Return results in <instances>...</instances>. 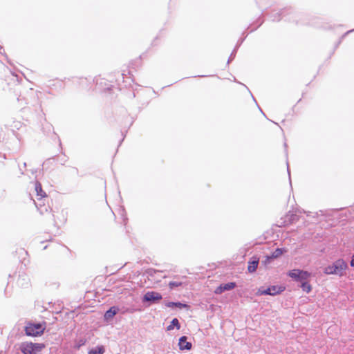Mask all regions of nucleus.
I'll return each instance as SVG.
<instances>
[{
	"label": "nucleus",
	"mask_w": 354,
	"mask_h": 354,
	"mask_svg": "<svg viewBox=\"0 0 354 354\" xmlns=\"http://www.w3.org/2000/svg\"><path fill=\"white\" fill-rule=\"evenodd\" d=\"M45 326L39 323H28L25 328V331L28 336H38L43 333Z\"/></svg>",
	"instance_id": "obj_3"
},
{
	"label": "nucleus",
	"mask_w": 354,
	"mask_h": 354,
	"mask_svg": "<svg viewBox=\"0 0 354 354\" xmlns=\"http://www.w3.org/2000/svg\"><path fill=\"white\" fill-rule=\"evenodd\" d=\"M35 192L37 193V195L40 196L41 198L46 196V194L44 192H43L41 185L38 183L35 184Z\"/></svg>",
	"instance_id": "obj_16"
},
{
	"label": "nucleus",
	"mask_w": 354,
	"mask_h": 354,
	"mask_svg": "<svg viewBox=\"0 0 354 354\" xmlns=\"http://www.w3.org/2000/svg\"><path fill=\"white\" fill-rule=\"evenodd\" d=\"M44 347L42 344L24 342L21 344L20 349L24 354H39Z\"/></svg>",
	"instance_id": "obj_2"
},
{
	"label": "nucleus",
	"mask_w": 354,
	"mask_h": 354,
	"mask_svg": "<svg viewBox=\"0 0 354 354\" xmlns=\"http://www.w3.org/2000/svg\"><path fill=\"white\" fill-rule=\"evenodd\" d=\"M165 306L169 308L177 307L179 308L187 307L186 304H182L180 302H167L165 304Z\"/></svg>",
	"instance_id": "obj_13"
},
{
	"label": "nucleus",
	"mask_w": 354,
	"mask_h": 354,
	"mask_svg": "<svg viewBox=\"0 0 354 354\" xmlns=\"http://www.w3.org/2000/svg\"><path fill=\"white\" fill-rule=\"evenodd\" d=\"M161 299H162V295L159 292H153V291H149L145 294V295L142 298V301L144 302L147 301V302L156 303V302L160 301Z\"/></svg>",
	"instance_id": "obj_6"
},
{
	"label": "nucleus",
	"mask_w": 354,
	"mask_h": 354,
	"mask_svg": "<svg viewBox=\"0 0 354 354\" xmlns=\"http://www.w3.org/2000/svg\"><path fill=\"white\" fill-rule=\"evenodd\" d=\"M283 253V249H281V248L277 249L274 252H273L271 257H267V261H266V263H267V261L268 262L270 259L277 258V257H280Z\"/></svg>",
	"instance_id": "obj_14"
},
{
	"label": "nucleus",
	"mask_w": 354,
	"mask_h": 354,
	"mask_svg": "<svg viewBox=\"0 0 354 354\" xmlns=\"http://www.w3.org/2000/svg\"><path fill=\"white\" fill-rule=\"evenodd\" d=\"M235 286L236 285L233 282L221 285L218 288H216V289L214 290V292L218 295L221 294L225 290H230L233 289Z\"/></svg>",
	"instance_id": "obj_7"
},
{
	"label": "nucleus",
	"mask_w": 354,
	"mask_h": 354,
	"mask_svg": "<svg viewBox=\"0 0 354 354\" xmlns=\"http://www.w3.org/2000/svg\"><path fill=\"white\" fill-rule=\"evenodd\" d=\"M105 351L104 347L103 346H97L96 347L92 348L88 351V354H104Z\"/></svg>",
	"instance_id": "obj_10"
},
{
	"label": "nucleus",
	"mask_w": 354,
	"mask_h": 354,
	"mask_svg": "<svg viewBox=\"0 0 354 354\" xmlns=\"http://www.w3.org/2000/svg\"><path fill=\"white\" fill-rule=\"evenodd\" d=\"M347 268L348 266L343 259H338L333 265L326 267L324 272L326 274L342 276Z\"/></svg>",
	"instance_id": "obj_1"
},
{
	"label": "nucleus",
	"mask_w": 354,
	"mask_h": 354,
	"mask_svg": "<svg viewBox=\"0 0 354 354\" xmlns=\"http://www.w3.org/2000/svg\"><path fill=\"white\" fill-rule=\"evenodd\" d=\"M259 259L256 257H253L250 261H249V264L248 266V270L249 272H254L258 266Z\"/></svg>",
	"instance_id": "obj_9"
},
{
	"label": "nucleus",
	"mask_w": 354,
	"mask_h": 354,
	"mask_svg": "<svg viewBox=\"0 0 354 354\" xmlns=\"http://www.w3.org/2000/svg\"><path fill=\"white\" fill-rule=\"evenodd\" d=\"M178 346L180 350H190L192 344L187 341V337L183 336L179 339Z\"/></svg>",
	"instance_id": "obj_8"
},
{
	"label": "nucleus",
	"mask_w": 354,
	"mask_h": 354,
	"mask_svg": "<svg viewBox=\"0 0 354 354\" xmlns=\"http://www.w3.org/2000/svg\"><path fill=\"white\" fill-rule=\"evenodd\" d=\"M118 312V309L115 307L111 308L104 314V319L109 320L111 319Z\"/></svg>",
	"instance_id": "obj_12"
},
{
	"label": "nucleus",
	"mask_w": 354,
	"mask_h": 354,
	"mask_svg": "<svg viewBox=\"0 0 354 354\" xmlns=\"http://www.w3.org/2000/svg\"><path fill=\"white\" fill-rule=\"evenodd\" d=\"M301 288L303 291L307 293L310 292L312 290V286L308 283V281H303L301 282Z\"/></svg>",
	"instance_id": "obj_15"
},
{
	"label": "nucleus",
	"mask_w": 354,
	"mask_h": 354,
	"mask_svg": "<svg viewBox=\"0 0 354 354\" xmlns=\"http://www.w3.org/2000/svg\"><path fill=\"white\" fill-rule=\"evenodd\" d=\"M288 276L295 281L301 283L303 281H308L311 274L307 271L294 269L288 272Z\"/></svg>",
	"instance_id": "obj_4"
},
{
	"label": "nucleus",
	"mask_w": 354,
	"mask_h": 354,
	"mask_svg": "<svg viewBox=\"0 0 354 354\" xmlns=\"http://www.w3.org/2000/svg\"><path fill=\"white\" fill-rule=\"evenodd\" d=\"M284 287L282 286H273L271 287H269L266 289L264 288H259L257 290V295H276L284 290Z\"/></svg>",
	"instance_id": "obj_5"
},
{
	"label": "nucleus",
	"mask_w": 354,
	"mask_h": 354,
	"mask_svg": "<svg viewBox=\"0 0 354 354\" xmlns=\"http://www.w3.org/2000/svg\"><path fill=\"white\" fill-rule=\"evenodd\" d=\"M182 283L181 282H178V281H171L169 283V286L171 289H173L175 287H178L180 286H181Z\"/></svg>",
	"instance_id": "obj_17"
},
{
	"label": "nucleus",
	"mask_w": 354,
	"mask_h": 354,
	"mask_svg": "<svg viewBox=\"0 0 354 354\" xmlns=\"http://www.w3.org/2000/svg\"><path fill=\"white\" fill-rule=\"evenodd\" d=\"M175 327L178 330H179L180 328V323H179L178 319H176V318H174V319H172V321L171 322L170 324L167 327V331L172 330Z\"/></svg>",
	"instance_id": "obj_11"
},
{
	"label": "nucleus",
	"mask_w": 354,
	"mask_h": 354,
	"mask_svg": "<svg viewBox=\"0 0 354 354\" xmlns=\"http://www.w3.org/2000/svg\"><path fill=\"white\" fill-rule=\"evenodd\" d=\"M351 266L352 267L354 266V254L352 256L351 261Z\"/></svg>",
	"instance_id": "obj_18"
}]
</instances>
